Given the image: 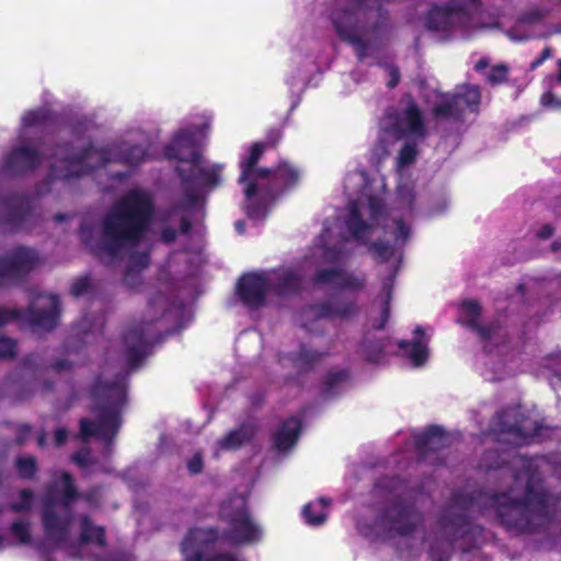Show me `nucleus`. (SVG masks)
<instances>
[{
    "label": "nucleus",
    "instance_id": "1",
    "mask_svg": "<svg viewBox=\"0 0 561 561\" xmlns=\"http://www.w3.org/2000/svg\"><path fill=\"white\" fill-rule=\"evenodd\" d=\"M151 215L149 195L139 190L129 192L106 216L103 222L102 241L94 245L82 230L84 242L100 255L128 256L125 280L129 283L133 273L148 264L147 244L142 240L145 228Z\"/></svg>",
    "mask_w": 561,
    "mask_h": 561
},
{
    "label": "nucleus",
    "instance_id": "2",
    "mask_svg": "<svg viewBox=\"0 0 561 561\" xmlns=\"http://www.w3.org/2000/svg\"><path fill=\"white\" fill-rule=\"evenodd\" d=\"M380 217V201L365 196L354 204L347 226L353 236L363 243L370 242L374 237L379 239L382 232L383 240L371 244L375 255L383 261L393 259L394 262H399V248L410 237V227L394 215L386 219L382 228L368 224V220L379 222Z\"/></svg>",
    "mask_w": 561,
    "mask_h": 561
},
{
    "label": "nucleus",
    "instance_id": "3",
    "mask_svg": "<svg viewBox=\"0 0 561 561\" xmlns=\"http://www.w3.org/2000/svg\"><path fill=\"white\" fill-rule=\"evenodd\" d=\"M264 146L255 144L251 147L247 159L240 162L241 175L240 183H245L244 194L247 198V213L252 218H260L264 211L256 207V197L260 191L267 182L284 183L286 186L294 184L298 180V172L287 164L280 165L273 173L268 169H254L255 163L263 152Z\"/></svg>",
    "mask_w": 561,
    "mask_h": 561
},
{
    "label": "nucleus",
    "instance_id": "4",
    "mask_svg": "<svg viewBox=\"0 0 561 561\" xmlns=\"http://www.w3.org/2000/svg\"><path fill=\"white\" fill-rule=\"evenodd\" d=\"M300 275L294 268L244 275L238 285L241 299L250 306H259L273 294L286 295L298 288Z\"/></svg>",
    "mask_w": 561,
    "mask_h": 561
},
{
    "label": "nucleus",
    "instance_id": "5",
    "mask_svg": "<svg viewBox=\"0 0 561 561\" xmlns=\"http://www.w3.org/2000/svg\"><path fill=\"white\" fill-rule=\"evenodd\" d=\"M202 138V131L195 127L183 130L168 145L165 156L188 163L198 173L194 180L197 185L214 187L220 182L221 165H204L199 161L198 146Z\"/></svg>",
    "mask_w": 561,
    "mask_h": 561
},
{
    "label": "nucleus",
    "instance_id": "6",
    "mask_svg": "<svg viewBox=\"0 0 561 561\" xmlns=\"http://www.w3.org/2000/svg\"><path fill=\"white\" fill-rule=\"evenodd\" d=\"M73 495L69 474L61 473L53 489L43 512L46 535L59 543L68 536L70 526V501Z\"/></svg>",
    "mask_w": 561,
    "mask_h": 561
},
{
    "label": "nucleus",
    "instance_id": "7",
    "mask_svg": "<svg viewBox=\"0 0 561 561\" xmlns=\"http://www.w3.org/2000/svg\"><path fill=\"white\" fill-rule=\"evenodd\" d=\"M98 396L102 403L99 407V424L81 421V436L87 439L95 436L100 439L110 440L118 430L119 408L125 400V385L123 382L105 386L98 389Z\"/></svg>",
    "mask_w": 561,
    "mask_h": 561
},
{
    "label": "nucleus",
    "instance_id": "8",
    "mask_svg": "<svg viewBox=\"0 0 561 561\" xmlns=\"http://www.w3.org/2000/svg\"><path fill=\"white\" fill-rule=\"evenodd\" d=\"M220 517L228 524L226 533L233 542H254L262 537L261 528L248 514L247 501L242 495L225 501L220 507Z\"/></svg>",
    "mask_w": 561,
    "mask_h": 561
},
{
    "label": "nucleus",
    "instance_id": "9",
    "mask_svg": "<svg viewBox=\"0 0 561 561\" xmlns=\"http://www.w3.org/2000/svg\"><path fill=\"white\" fill-rule=\"evenodd\" d=\"M381 141L393 142L402 136L423 137L425 126L419 108L407 102L398 115L387 114L381 123Z\"/></svg>",
    "mask_w": 561,
    "mask_h": 561
},
{
    "label": "nucleus",
    "instance_id": "10",
    "mask_svg": "<svg viewBox=\"0 0 561 561\" xmlns=\"http://www.w3.org/2000/svg\"><path fill=\"white\" fill-rule=\"evenodd\" d=\"M495 510L501 519L508 526L526 528L533 513L540 510L539 496L530 490L524 501H517L515 495L502 494L495 499Z\"/></svg>",
    "mask_w": 561,
    "mask_h": 561
},
{
    "label": "nucleus",
    "instance_id": "11",
    "mask_svg": "<svg viewBox=\"0 0 561 561\" xmlns=\"http://www.w3.org/2000/svg\"><path fill=\"white\" fill-rule=\"evenodd\" d=\"M433 112L437 117L458 118L466 112H476L481 100L478 85H461L453 95H439Z\"/></svg>",
    "mask_w": 561,
    "mask_h": 561
},
{
    "label": "nucleus",
    "instance_id": "12",
    "mask_svg": "<svg viewBox=\"0 0 561 561\" xmlns=\"http://www.w3.org/2000/svg\"><path fill=\"white\" fill-rule=\"evenodd\" d=\"M420 523V516L407 508L392 507L385 516L379 518L376 524V529L369 530L358 525L359 530L367 537L381 536L386 533L389 536L396 534L401 536L409 535Z\"/></svg>",
    "mask_w": 561,
    "mask_h": 561
},
{
    "label": "nucleus",
    "instance_id": "13",
    "mask_svg": "<svg viewBox=\"0 0 561 561\" xmlns=\"http://www.w3.org/2000/svg\"><path fill=\"white\" fill-rule=\"evenodd\" d=\"M38 255L31 249H15L0 257V286L18 279L35 268Z\"/></svg>",
    "mask_w": 561,
    "mask_h": 561
},
{
    "label": "nucleus",
    "instance_id": "14",
    "mask_svg": "<svg viewBox=\"0 0 561 561\" xmlns=\"http://www.w3.org/2000/svg\"><path fill=\"white\" fill-rule=\"evenodd\" d=\"M332 21L339 36L352 43L358 57L364 58L360 31L358 27V11L337 10L332 15Z\"/></svg>",
    "mask_w": 561,
    "mask_h": 561
},
{
    "label": "nucleus",
    "instance_id": "15",
    "mask_svg": "<svg viewBox=\"0 0 561 561\" xmlns=\"http://www.w3.org/2000/svg\"><path fill=\"white\" fill-rule=\"evenodd\" d=\"M58 314V299L53 295H39L31 306L30 321L33 325L50 330Z\"/></svg>",
    "mask_w": 561,
    "mask_h": 561
},
{
    "label": "nucleus",
    "instance_id": "16",
    "mask_svg": "<svg viewBox=\"0 0 561 561\" xmlns=\"http://www.w3.org/2000/svg\"><path fill=\"white\" fill-rule=\"evenodd\" d=\"M102 153L94 148L89 149L81 159L65 161L56 160L51 168L56 178H70L83 173V165L90 167L92 163L100 161Z\"/></svg>",
    "mask_w": 561,
    "mask_h": 561
},
{
    "label": "nucleus",
    "instance_id": "17",
    "mask_svg": "<svg viewBox=\"0 0 561 561\" xmlns=\"http://www.w3.org/2000/svg\"><path fill=\"white\" fill-rule=\"evenodd\" d=\"M427 337L421 328L414 331V337L411 343L400 342V348L404 350V354L412 360L414 366H421L428 356Z\"/></svg>",
    "mask_w": 561,
    "mask_h": 561
},
{
    "label": "nucleus",
    "instance_id": "18",
    "mask_svg": "<svg viewBox=\"0 0 561 561\" xmlns=\"http://www.w3.org/2000/svg\"><path fill=\"white\" fill-rule=\"evenodd\" d=\"M300 423L298 419L291 417L283 423L275 434V446L279 451H287L297 440Z\"/></svg>",
    "mask_w": 561,
    "mask_h": 561
},
{
    "label": "nucleus",
    "instance_id": "19",
    "mask_svg": "<svg viewBox=\"0 0 561 561\" xmlns=\"http://www.w3.org/2000/svg\"><path fill=\"white\" fill-rule=\"evenodd\" d=\"M319 278L323 282H333L343 288L352 290L362 288L365 283L363 277L347 274L342 271H323L320 273Z\"/></svg>",
    "mask_w": 561,
    "mask_h": 561
},
{
    "label": "nucleus",
    "instance_id": "20",
    "mask_svg": "<svg viewBox=\"0 0 561 561\" xmlns=\"http://www.w3.org/2000/svg\"><path fill=\"white\" fill-rule=\"evenodd\" d=\"M354 310V305L351 302H344L340 299H333L329 302L318 307L314 313L319 317L328 318H345L350 316Z\"/></svg>",
    "mask_w": 561,
    "mask_h": 561
},
{
    "label": "nucleus",
    "instance_id": "21",
    "mask_svg": "<svg viewBox=\"0 0 561 561\" xmlns=\"http://www.w3.org/2000/svg\"><path fill=\"white\" fill-rule=\"evenodd\" d=\"M36 159V152L32 148H19L9 158L8 167L15 171L24 170L35 165Z\"/></svg>",
    "mask_w": 561,
    "mask_h": 561
},
{
    "label": "nucleus",
    "instance_id": "22",
    "mask_svg": "<svg viewBox=\"0 0 561 561\" xmlns=\"http://www.w3.org/2000/svg\"><path fill=\"white\" fill-rule=\"evenodd\" d=\"M125 343L128 346L129 359L134 364L146 354L147 339L138 330L130 331L125 336Z\"/></svg>",
    "mask_w": 561,
    "mask_h": 561
},
{
    "label": "nucleus",
    "instance_id": "23",
    "mask_svg": "<svg viewBox=\"0 0 561 561\" xmlns=\"http://www.w3.org/2000/svg\"><path fill=\"white\" fill-rule=\"evenodd\" d=\"M327 506L328 503L324 499L308 503L302 510L306 522L312 526L323 524L327 518Z\"/></svg>",
    "mask_w": 561,
    "mask_h": 561
},
{
    "label": "nucleus",
    "instance_id": "24",
    "mask_svg": "<svg viewBox=\"0 0 561 561\" xmlns=\"http://www.w3.org/2000/svg\"><path fill=\"white\" fill-rule=\"evenodd\" d=\"M480 312L481 308L477 301H465L461 306V322L474 330H479L482 335H486L485 331L479 325Z\"/></svg>",
    "mask_w": 561,
    "mask_h": 561
},
{
    "label": "nucleus",
    "instance_id": "25",
    "mask_svg": "<svg viewBox=\"0 0 561 561\" xmlns=\"http://www.w3.org/2000/svg\"><path fill=\"white\" fill-rule=\"evenodd\" d=\"M104 531L93 526L87 518L81 520V539L84 542L103 543Z\"/></svg>",
    "mask_w": 561,
    "mask_h": 561
},
{
    "label": "nucleus",
    "instance_id": "26",
    "mask_svg": "<svg viewBox=\"0 0 561 561\" xmlns=\"http://www.w3.org/2000/svg\"><path fill=\"white\" fill-rule=\"evenodd\" d=\"M250 437L249 431L242 428L229 433L225 438L218 442V445L221 449H233L250 439Z\"/></svg>",
    "mask_w": 561,
    "mask_h": 561
},
{
    "label": "nucleus",
    "instance_id": "27",
    "mask_svg": "<svg viewBox=\"0 0 561 561\" xmlns=\"http://www.w3.org/2000/svg\"><path fill=\"white\" fill-rule=\"evenodd\" d=\"M11 543H28L31 541L30 527L26 523L15 522L10 530Z\"/></svg>",
    "mask_w": 561,
    "mask_h": 561
},
{
    "label": "nucleus",
    "instance_id": "28",
    "mask_svg": "<svg viewBox=\"0 0 561 561\" xmlns=\"http://www.w3.org/2000/svg\"><path fill=\"white\" fill-rule=\"evenodd\" d=\"M16 468L20 476L31 477L35 472V460L32 457H22L16 460Z\"/></svg>",
    "mask_w": 561,
    "mask_h": 561
},
{
    "label": "nucleus",
    "instance_id": "29",
    "mask_svg": "<svg viewBox=\"0 0 561 561\" xmlns=\"http://www.w3.org/2000/svg\"><path fill=\"white\" fill-rule=\"evenodd\" d=\"M415 156V147L410 144L404 145L398 157L399 167L404 168L407 165H410L414 161Z\"/></svg>",
    "mask_w": 561,
    "mask_h": 561
},
{
    "label": "nucleus",
    "instance_id": "30",
    "mask_svg": "<svg viewBox=\"0 0 561 561\" xmlns=\"http://www.w3.org/2000/svg\"><path fill=\"white\" fill-rule=\"evenodd\" d=\"M507 78V68L504 65H497L490 69L486 79L492 84L502 83Z\"/></svg>",
    "mask_w": 561,
    "mask_h": 561
},
{
    "label": "nucleus",
    "instance_id": "31",
    "mask_svg": "<svg viewBox=\"0 0 561 561\" xmlns=\"http://www.w3.org/2000/svg\"><path fill=\"white\" fill-rule=\"evenodd\" d=\"M16 351L15 342L5 336H0V359H7L14 356Z\"/></svg>",
    "mask_w": 561,
    "mask_h": 561
},
{
    "label": "nucleus",
    "instance_id": "32",
    "mask_svg": "<svg viewBox=\"0 0 561 561\" xmlns=\"http://www.w3.org/2000/svg\"><path fill=\"white\" fill-rule=\"evenodd\" d=\"M20 500L13 502L12 508L16 512L30 508L32 503V494L27 491H22L19 495Z\"/></svg>",
    "mask_w": 561,
    "mask_h": 561
},
{
    "label": "nucleus",
    "instance_id": "33",
    "mask_svg": "<svg viewBox=\"0 0 561 561\" xmlns=\"http://www.w3.org/2000/svg\"><path fill=\"white\" fill-rule=\"evenodd\" d=\"M45 115L42 111L28 112L24 114L22 122L25 126H31L33 124L39 123L44 119Z\"/></svg>",
    "mask_w": 561,
    "mask_h": 561
},
{
    "label": "nucleus",
    "instance_id": "34",
    "mask_svg": "<svg viewBox=\"0 0 561 561\" xmlns=\"http://www.w3.org/2000/svg\"><path fill=\"white\" fill-rule=\"evenodd\" d=\"M91 283H90V279L87 278V277H83V278H80L78 279L73 285H72V293L73 295L76 296H80V295H83L84 293H87V290L89 289Z\"/></svg>",
    "mask_w": 561,
    "mask_h": 561
},
{
    "label": "nucleus",
    "instance_id": "35",
    "mask_svg": "<svg viewBox=\"0 0 561 561\" xmlns=\"http://www.w3.org/2000/svg\"><path fill=\"white\" fill-rule=\"evenodd\" d=\"M146 152L141 147H135L131 149L130 153L126 157L127 162L131 164H136L141 162L145 159Z\"/></svg>",
    "mask_w": 561,
    "mask_h": 561
},
{
    "label": "nucleus",
    "instance_id": "36",
    "mask_svg": "<svg viewBox=\"0 0 561 561\" xmlns=\"http://www.w3.org/2000/svg\"><path fill=\"white\" fill-rule=\"evenodd\" d=\"M187 468H188L190 472L193 473V474L199 473L202 471V469H203L202 456L199 454L194 455L188 460Z\"/></svg>",
    "mask_w": 561,
    "mask_h": 561
},
{
    "label": "nucleus",
    "instance_id": "37",
    "mask_svg": "<svg viewBox=\"0 0 561 561\" xmlns=\"http://www.w3.org/2000/svg\"><path fill=\"white\" fill-rule=\"evenodd\" d=\"M541 104L550 108H560L561 100H556L551 92H547L541 96Z\"/></svg>",
    "mask_w": 561,
    "mask_h": 561
},
{
    "label": "nucleus",
    "instance_id": "38",
    "mask_svg": "<svg viewBox=\"0 0 561 561\" xmlns=\"http://www.w3.org/2000/svg\"><path fill=\"white\" fill-rule=\"evenodd\" d=\"M18 313L14 310H8L0 308V325H4L9 323L12 319H14Z\"/></svg>",
    "mask_w": 561,
    "mask_h": 561
},
{
    "label": "nucleus",
    "instance_id": "39",
    "mask_svg": "<svg viewBox=\"0 0 561 561\" xmlns=\"http://www.w3.org/2000/svg\"><path fill=\"white\" fill-rule=\"evenodd\" d=\"M399 194L402 201L407 204V206L410 207L413 197L411 190L409 187H401Z\"/></svg>",
    "mask_w": 561,
    "mask_h": 561
},
{
    "label": "nucleus",
    "instance_id": "40",
    "mask_svg": "<svg viewBox=\"0 0 561 561\" xmlns=\"http://www.w3.org/2000/svg\"><path fill=\"white\" fill-rule=\"evenodd\" d=\"M88 459H89V451H87V450H82V451L76 454L73 457V460L80 466L87 465Z\"/></svg>",
    "mask_w": 561,
    "mask_h": 561
},
{
    "label": "nucleus",
    "instance_id": "41",
    "mask_svg": "<svg viewBox=\"0 0 561 561\" xmlns=\"http://www.w3.org/2000/svg\"><path fill=\"white\" fill-rule=\"evenodd\" d=\"M67 438V432L64 428H58L55 433V442L57 446L64 444Z\"/></svg>",
    "mask_w": 561,
    "mask_h": 561
},
{
    "label": "nucleus",
    "instance_id": "42",
    "mask_svg": "<svg viewBox=\"0 0 561 561\" xmlns=\"http://www.w3.org/2000/svg\"><path fill=\"white\" fill-rule=\"evenodd\" d=\"M539 237L540 238H543V239H547L549 237H551L552 234V228L550 226H545L539 232H538Z\"/></svg>",
    "mask_w": 561,
    "mask_h": 561
},
{
    "label": "nucleus",
    "instance_id": "43",
    "mask_svg": "<svg viewBox=\"0 0 561 561\" xmlns=\"http://www.w3.org/2000/svg\"><path fill=\"white\" fill-rule=\"evenodd\" d=\"M175 237V233L173 231H171L170 229L165 228L162 232V239L165 241V242H170L174 239Z\"/></svg>",
    "mask_w": 561,
    "mask_h": 561
},
{
    "label": "nucleus",
    "instance_id": "44",
    "mask_svg": "<svg viewBox=\"0 0 561 561\" xmlns=\"http://www.w3.org/2000/svg\"><path fill=\"white\" fill-rule=\"evenodd\" d=\"M548 57H550V50L549 49L545 50L543 56L541 58L536 59L531 64V67L535 68V67L539 66L543 61V59L548 58Z\"/></svg>",
    "mask_w": 561,
    "mask_h": 561
},
{
    "label": "nucleus",
    "instance_id": "45",
    "mask_svg": "<svg viewBox=\"0 0 561 561\" xmlns=\"http://www.w3.org/2000/svg\"><path fill=\"white\" fill-rule=\"evenodd\" d=\"M381 318V323L378 325L379 329L382 328L388 320V308L386 306L382 307Z\"/></svg>",
    "mask_w": 561,
    "mask_h": 561
},
{
    "label": "nucleus",
    "instance_id": "46",
    "mask_svg": "<svg viewBox=\"0 0 561 561\" xmlns=\"http://www.w3.org/2000/svg\"><path fill=\"white\" fill-rule=\"evenodd\" d=\"M488 65H489L488 60H486V59H484V58H482V59H480V60L476 64L474 68H476L477 70H482V69H484Z\"/></svg>",
    "mask_w": 561,
    "mask_h": 561
},
{
    "label": "nucleus",
    "instance_id": "47",
    "mask_svg": "<svg viewBox=\"0 0 561 561\" xmlns=\"http://www.w3.org/2000/svg\"><path fill=\"white\" fill-rule=\"evenodd\" d=\"M324 257H325L327 261H331V260L337 259V255L332 250H327L324 252Z\"/></svg>",
    "mask_w": 561,
    "mask_h": 561
},
{
    "label": "nucleus",
    "instance_id": "48",
    "mask_svg": "<svg viewBox=\"0 0 561 561\" xmlns=\"http://www.w3.org/2000/svg\"><path fill=\"white\" fill-rule=\"evenodd\" d=\"M391 81L388 83L389 87H394L398 83L399 77L396 72V70H391Z\"/></svg>",
    "mask_w": 561,
    "mask_h": 561
},
{
    "label": "nucleus",
    "instance_id": "49",
    "mask_svg": "<svg viewBox=\"0 0 561 561\" xmlns=\"http://www.w3.org/2000/svg\"><path fill=\"white\" fill-rule=\"evenodd\" d=\"M367 359L370 362H377L379 359V355L373 354V353H367Z\"/></svg>",
    "mask_w": 561,
    "mask_h": 561
},
{
    "label": "nucleus",
    "instance_id": "50",
    "mask_svg": "<svg viewBox=\"0 0 561 561\" xmlns=\"http://www.w3.org/2000/svg\"><path fill=\"white\" fill-rule=\"evenodd\" d=\"M383 291H385L386 299H388L389 298V291H390V284L389 283H386L383 285Z\"/></svg>",
    "mask_w": 561,
    "mask_h": 561
},
{
    "label": "nucleus",
    "instance_id": "51",
    "mask_svg": "<svg viewBox=\"0 0 561 561\" xmlns=\"http://www.w3.org/2000/svg\"><path fill=\"white\" fill-rule=\"evenodd\" d=\"M507 35H508V37H510L512 41H516V42H518V41H523V39H525V38H526V36H519V37H516V36H514L511 32H510V33H507Z\"/></svg>",
    "mask_w": 561,
    "mask_h": 561
},
{
    "label": "nucleus",
    "instance_id": "52",
    "mask_svg": "<svg viewBox=\"0 0 561 561\" xmlns=\"http://www.w3.org/2000/svg\"><path fill=\"white\" fill-rule=\"evenodd\" d=\"M236 228L239 232H243V222L242 221L236 222Z\"/></svg>",
    "mask_w": 561,
    "mask_h": 561
},
{
    "label": "nucleus",
    "instance_id": "53",
    "mask_svg": "<svg viewBox=\"0 0 561 561\" xmlns=\"http://www.w3.org/2000/svg\"><path fill=\"white\" fill-rule=\"evenodd\" d=\"M552 250L554 252H558L561 250V243L560 242H554L553 245H552Z\"/></svg>",
    "mask_w": 561,
    "mask_h": 561
},
{
    "label": "nucleus",
    "instance_id": "54",
    "mask_svg": "<svg viewBox=\"0 0 561 561\" xmlns=\"http://www.w3.org/2000/svg\"><path fill=\"white\" fill-rule=\"evenodd\" d=\"M187 228H188V224L186 221L182 220V222H181L182 231L185 232L187 230Z\"/></svg>",
    "mask_w": 561,
    "mask_h": 561
},
{
    "label": "nucleus",
    "instance_id": "55",
    "mask_svg": "<svg viewBox=\"0 0 561 561\" xmlns=\"http://www.w3.org/2000/svg\"><path fill=\"white\" fill-rule=\"evenodd\" d=\"M558 66H559V73H558L557 81H558L559 83H561V60H559Z\"/></svg>",
    "mask_w": 561,
    "mask_h": 561
},
{
    "label": "nucleus",
    "instance_id": "56",
    "mask_svg": "<svg viewBox=\"0 0 561 561\" xmlns=\"http://www.w3.org/2000/svg\"><path fill=\"white\" fill-rule=\"evenodd\" d=\"M352 178H359V180H360L362 182H364V181H365V178H364V174H363V173H356V174H354Z\"/></svg>",
    "mask_w": 561,
    "mask_h": 561
},
{
    "label": "nucleus",
    "instance_id": "57",
    "mask_svg": "<svg viewBox=\"0 0 561 561\" xmlns=\"http://www.w3.org/2000/svg\"><path fill=\"white\" fill-rule=\"evenodd\" d=\"M4 546L5 545H4L3 540H2V538L0 537V549H2Z\"/></svg>",
    "mask_w": 561,
    "mask_h": 561
},
{
    "label": "nucleus",
    "instance_id": "58",
    "mask_svg": "<svg viewBox=\"0 0 561 561\" xmlns=\"http://www.w3.org/2000/svg\"><path fill=\"white\" fill-rule=\"evenodd\" d=\"M433 559H434V561H443V559H442V558H437V559H436V558H434V557H433Z\"/></svg>",
    "mask_w": 561,
    "mask_h": 561
}]
</instances>
